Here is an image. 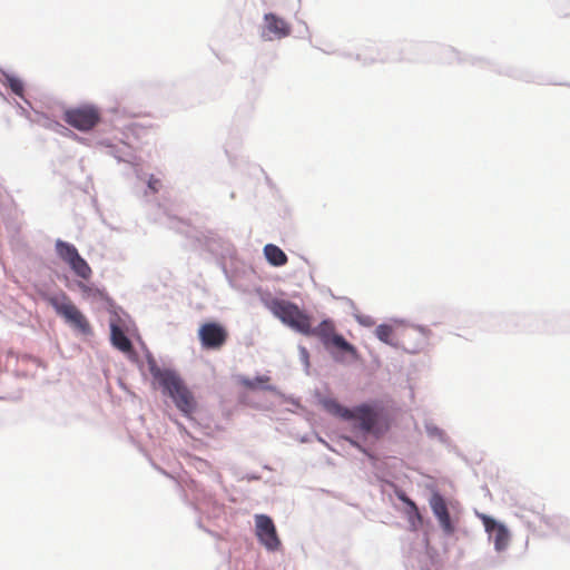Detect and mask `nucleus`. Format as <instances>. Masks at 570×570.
Returning a JSON list of instances; mask_svg holds the SVG:
<instances>
[{
	"mask_svg": "<svg viewBox=\"0 0 570 570\" xmlns=\"http://www.w3.org/2000/svg\"><path fill=\"white\" fill-rule=\"evenodd\" d=\"M479 518L481 519L485 531L493 540L495 550L502 551L507 549L510 543V532L507 527L487 514H479Z\"/></svg>",
	"mask_w": 570,
	"mask_h": 570,
	"instance_id": "nucleus-12",
	"label": "nucleus"
},
{
	"mask_svg": "<svg viewBox=\"0 0 570 570\" xmlns=\"http://www.w3.org/2000/svg\"><path fill=\"white\" fill-rule=\"evenodd\" d=\"M271 381V377L267 375H261L255 377L254 380L250 379H243L242 384L246 386L247 389L255 390L257 387L269 390L271 387L267 386V383Z\"/></svg>",
	"mask_w": 570,
	"mask_h": 570,
	"instance_id": "nucleus-18",
	"label": "nucleus"
},
{
	"mask_svg": "<svg viewBox=\"0 0 570 570\" xmlns=\"http://www.w3.org/2000/svg\"><path fill=\"white\" fill-rule=\"evenodd\" d=\"M397 498L400 500H402L409 508H410V512L409 513H413L415 517H417L419 519H421V514L419 512V509L416 507V504L405 495V493H399L397 494Z\"/></svg>",
	"mask_w": 570,
	"mask_h": 570,
	"instance_id": "nucleus-20",
	"label": "nucleus"
},
{
	"mask_svg": "<svg viewBox=\"0 0 570 570\" xmlns=\"http://www.w3.org/2000/svg\"><path fill=\"white\" fill-rule=\"evenodd\" d=\"M351 443H352L354 446H356V448H358V449L363 450V449L361 448V445H360V444H357V442L351 441Z\"/></svg>",
	"mask_w": 570,
	"mask_h": 570,
	"instance_id": "nucleus-23",
	"label": "nucleus"
},
{
	"mask_svg": "<svg viewBox=\"0 0 570 570\" xmlns=\"http://www.w3.org/2000/svg\"><path fill=\"white\" fill-rule=\"evenodd\" d=\"M255 534L258 542L271 552L278 551L282 541L277 534L276 527L271 517L266 514L255 515Z\"/></svg>",
	"mask_w": 570,
	"mask_h": 570,
	"instance_id": "nucleus-8",
	"label": "nucleus"
},
{
	"mask_svg": "<svg viewBox=\"0 0 570 570\" xmlns=\"http://www.w3.org/2000/svg\"><path fill=\"white\" fill-rule=\"evenodd\" d=\"M306 336L317 337L337 361L343 360L340 354H347L352 360L358 358L356 348L336 332L335 324L331 320L322 321L316 327L311 325V332L306 333Z\"/></svg>",
	"mask_w": 570,
	"mask_h": 570,
	"instance_id": "nucleus-3",
	"label": "nucleus"
},
{
	"mask_svg": "<svg viewBox=\"0 0 570 570\" xmlns=\"http://www.w3.org/2000/svg\"><path fill=\"white\" fill-rule=\"evenodd\" d=\"M78 286H79V288L81 289L82 293H90L91 292V288L88 285L83 284V283H79Z\"/></svg>",
	"mask_w": 570,
	"mask_h": 570,
	"instance_id": "nucleus-22",
	"label": "nucleus"
},
{
	"mask_svg": "<svg viewBox=\"0 0 570 570\" xmlns=\"http://www.w3.org/2000/svg\"><path fill=\"white\" fill-rule=\"evenodd\" d=\"M148 368L154 380L161 386L164 393L168 394L178 410L186 416L197 409V402L180 376L171 370L160 368L154 358L148 360Z\"/></svg>",
	"mask_w": 570,
	"mask_h": 570,
	"instance_id": "nucleus-2",
	"label": "nucleus"
},
{
	"mask_svg": "<svg viewBox=\"0 0 570 570\" xmlns=\"http://www.w3.org/2000/svg\"><path fill=\"white\" fill-rule=\"evenodd\" d=\"M148 187L157 193L160 187V180L158 178H155L151 176L148 180Z\"/></svg>",
	"mask_w": 570,
	"mask_h": 570,
	"instance_id": "nucleus-21",
	"label": "nucleus"
},
{
	"mask_svg": "<svg viewBox=\"0 0 570 570\" xmlns=\"http://www.w3.org/2000/svg\"><path fill=\"white\" fill-rule=\"evenodd\" d=\"M324 409L334 416L355 422L362 433L382 438L391 428V419L379 403H363L353 409L340 404L334 399L323 401Z\"/></svg>",
	"mask_w": 570,
	"mask_h": 570,
	"instance_id": "nucleus-1",
	"label": "nucleus"
},
{
	"mask_svg": "<svg viewBox=\"0 0 570 570\" xmlns=\"http://www.w3.org/2000/svg\"><path fill=\"white\" fill-rule=\"evenodd\" d=\"M47 302L52 306L56 313L61 316L66 323L80 332L81 334H91V325L80 309L71 302L66 293L50 295Z\"/></svg>",
	"mask_w": 570,
	"mask_h": 570,
	"instance_id": "nucleus-7",
	"label": "nucleus"
},
{
	"mask_svg": "<svg viewBox=\"0 0 570 570\" xmlns=\"http://www.w3.org/2000/svg\"><path fill=\"white\" fill-rule=\"evenodd\" d=\"M266 30L273 33L275 38H284L291 33L289 24L282 18L273 13L265 16Z\"/></svg>",
	"mask_w": 570,
	"mask_h": 570,
	"instance_id": "nucleus-15",
	"label": "nucleus"
},
{
	"mask_svg": "<svg viewBox=\"0 0 570 570\" xmlns=\"http://www.w3.org/2000/svg\"><path fill=\"white\" fill-rule=\"evenodd\" d=\"M266 306L274 316L296 332L304 335L311 332L312 317L296 304L285 299L273 298L266 303Z\"/></svg>",
	"mask_w": 570,
	"mask_h": 570,
	"instance_id": "nucleus-4",
	"label": "nucleus"
},
{
	"mask_svg": "<svg viewBox=\"0 0 570 570\" xmlns=\"http://www.w3.org/2000/svg\"><path fill=\"white\" fill-rule=\"evenodd\" d=\"M111 343L124 353L132 351V344L124 331L116 324H111Z\"/></svg>",
	"mask_w": 570,
	"mask_h": 570,
	"instance_id": "nucleus-16",
	"label": "nucleus"
},
{
	"mask_svg": "<svg viewBox=\"0 0 570 570\" xmlns=\"http://www.w3.org/2000/svg\"><path fill=\"white\" fill-rule=\"evenodd\" d=\"M198 337L205 350H220L227 342V330L216 322L204 323L198 330Z\"/></svg>",
	"mask_w": 570,
	"mask_h": 570,
	"instance_id": "nucleus-11",
	"label": "nucleus"
},
{
	"mask_svg": "<svg viewBox=\"0 0 570 570\" xmlns=\"http://www.w3.org/2000/svg\"><path fill=\"white\" fill-rule=\"evenodd\" d=\"M409 330H402L401 333L395 334L393 326L387 324H381L376 327L375 335L380 341L386 344L407 350L404 338L409 334Z\"/></svg>",
	"mask_w": 570,
	"mask_h": 570,
	"instance_id": "nucleus-14",
	"label": "nucleus"
},
{
	"mask_svg": "<svg viewBox=\"0 0 570 570\" xmlns=\"http://www.w3.org/2000/svg\"><path fill=\"white\" fill-rule=\"evenodd\" d=\"M6 85L17 96L21 97L23 95V83L20 79L16 78V77H7Z\"/></svg>",
	"mask_w": 570,
	"mask_h": 570,
	"instance_id": "nucleus-19",
	"label": "nucleus"
},
{
	"mask_svg": "<svg viewBox=\"0 0 570 570\" xmlns=\"http://www.w3.org/2000/svg\"><path fill=\"white\" fill-rule=\"evenodd\" d=\"M266 306L274 316L296 332L304 335L311 332L312 317L296 304L285 299L273 298L266 303Z\"/></svg>",
	"mask_w": 570,
	"mask_h": 570,
	"instance_id": "nucleus-5",
	"label": "nucleus"
},
{
	"mask_svg": "<svg viewBox=\"0 0 570 570\" xmlns=\"http://www.w3.org/2000/svg\"><path fill=\"white\" fill-rule=\"evenodd\" d=\"M429 503L443 532L448 535H452L455 532V525L451 520L444 498L439 492H434Z\"/></svg>",
	"mask_w": 570,
	"mask_h": 570,
	"instance_id": "nucleus-13",
	"label": "nucleus"
},
{
	"mask_svg": "<svg viewBox=\"0 0 570 570\" xmlns=\"http://www.w3.org/2000/svg\"><path fill=\"white\" fill-rule=\"evenodd\" d=\"M63 120L78 130L88 131L99 122L100 114L92 106H81L66 110Z\"/></svg>",
	"mask_w": 570,
	"mask_h": 570,
	"instance_id": "nucleus-10",
	"label": "nucleus"
},
{
	"mask_svg": "<svg viewBox=\"0 0 570 570\" xmlns=\"http://www.w3.org/2000/svg\"><path fill=\"white\" fill-rule=\"evenodd\" d=\"M47 302L52 306L56 313L61 316L66 323L80 332L81 334H91V325L80 309L71 302L66 293L50 295Z\"/></svg>",
	"mask_w": 570,
	"mask_h": 570,
	"instance_id": "nucleus-6",
	"label": "nucleus"
},
{
	"mask_svg": "<svg viewBox=\"0 0 570 570\" xmlns=\"http://www.w3.org/2000/svg\"><path fill=\"white\" fill-rule=\"evenodd\" d=\"M56 250L58 256L70 266L77 276L83 279H89L91 277L92 271L90 266L79 255L73 245L62 240H57Z\"/></svg>",
	"mask_w": 570,
	"mask_h": 570,
	"instance_id": "nucleus-9",
	"label": "nucleus"
},
{
	"mask_svg": "<svg viewBox=\"0 0 570 570\" xmlns=\"http://www.w3.org/2000/svg\"><path fill=\"white\" fill-rule=\"evenodd\" d=\"M264 255L273 266H284L287 263L286 254L276 245L267 244L264 247Z\"/></svg>",
	"mask_w": 570,
	"mask_h": 570,
	"instance_id": "nucleus-17",
	"label": "nucleus"
}]
</instances>
